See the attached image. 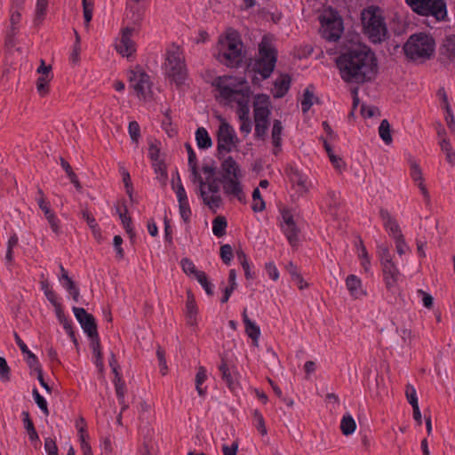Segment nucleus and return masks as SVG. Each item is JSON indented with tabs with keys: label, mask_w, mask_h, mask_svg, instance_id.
Returning <instances> with one entry per match:
<instances>
[{
	"label": "nucleus",
	"mask_w": 455,
	"mask_h": 455,
	"mask_svg": "<svg viewBox=\"0 0 455 455\" xmlns=\"http://www.w3.org/2000/svg\"><path fill=\"white\" fill-rule=\"evenodd\" d=\"M132 87L139 97L146 99L151 92V82L149 76L145 72L133 73L130 78Z\"/></svg>",
	"instance_id": "ddd939ff"
},
{
	"label": "nucleus",
	"mask_w": 455,
	"mask_h": 455,
	"mask_svg": "<svg viewBox=\"0 0 455 455\" xmlns=\"http://www.w3.org/2000/svg\"><path fill=\"white\" fill-rule=\"evenodd\" d=\"M220 49L217 59L229 68H238L243 62V42L237 33L227 35L224 40H220Z\"/></svg>",
	"instance_id": "423d86ee"
},
{
	"label": "nucleus",
	"mask_w": 455,
	"mask_h": 455,
	"mask_svg": "<svg viewBox=\"0 0 455 455\" xmlns=\"http://www.w3.org/2000/svg\"><path fill=\"white\" fill-rule=\"evenodd\" d=\"M314 93L310 91L309 87L306 88L303 93V100H301V109L303 113L307 112L313 105Z\"/></svg>",
	"instance_id": "5fc2aeb1"
},
{
	"label": "nucleus",
	"mask_w": 455,
	"mask_h": 455,
	"mask_svg": "<svg viewBox=\"0 0 455 455\" xmlns=\"http://www.w3.org/2000/svg\"><path fill=\"white\" fill-rule=\"evenodd\" d=\"M288 175L292 183L297 184L302 189L306 190V178L298 169L290 167Z\"/></svg>",
	"instance_id": "a19ab883"
},
{
	"label": "nucleus",
	"mask_w": 455,
	"mask_h": 455,
	"mask_svg": "<svg viewBox=\"0 0 455 455\" xmlns=\"http://www.w3.org/2000/svg\"><path fill=\"white\" fill-rule=\"evenodd\" d=\"M356 423L350 414H345L340 422V430L344 435H349L355 432Z\"/></svg>",
	"instance_id": "72a5a7b5"
},
{
	"label": "nucleus",
	"mask_w": 455,
	"mask_h": 455,
	"mask_svg": "<svg viewBox=\"0 0 455 455\" xmlns=\"http://www.w3.org/2000/svg\"><path fill=\"white\" fill-rule=\"evenodd\" d=\"M259 58L250 59L247 68L267 79L275 69L277 61V50L264 36L259 44Z\"/></svg>",
	"instance_id": "20e7f679"
},
{
	"label": "nucleus",
	"mask_w": 455,
	"mask_h": 455,
	"mask_svg": "<svg viewBox=\"0 0 455 455\" xmlns=\"http://www.w3.org/2000/svg\"><path fill=\"white\" fill-rule=\"evenodd\" d=\"M180 265L182 267V270L187 274L190 275L193 274L195 277L196 276V273H200L201 271L196 269L195 264L191 259L188 258H183L180 261Z\"/></svg>",
	"instance_id": "bf43d9fd"
},
{
	"label": "nucleus",
	"mask_w": 455,
	"mask_h": 455,
	"mask_svg": "<svg viewBox=\"0 0 455 455\" xmlns=\"http://www.w3.org/2000/svg\"><path fill=\"white\" fill-rule=\"evenodd\" d=\"M282 218L284 223V225H283V233L290 244L295 246L299 242V229L293 220V216L289 211L284 210L282 212Z\"/></svg>",
	"instance_id": "4468645a"
},
{
	"label": "nucleus",
	"mask_w": 455,
	"mask_h": 455,
	"mask_svg": "<svg viewBox=\"0 0 455 455\" xmlns=\"http://www.w3.org/2000/svg\"><path fill=\"white\" fill-rule=\"evenodd\" d=\"M328 212L333 217L337 218L338 210L340 205L339 194L333 190H329L327 193Z\"/></svg>",
	"instance_id": "cd10ccee"
},
{
	"label": "nucleus",
	"mask_w": 455,
	"mask_h": 455,
	"mask_svg": "<svg viewBox=\"0 0 455 455\" xmlns=\"http://www.w3.org/2000/svg\"><path fill=\"white\" fill-rule=\"evenodd\" d=\"M179 209L180 217L183 220V221L185 223H188L190 221V217L192 215L188 201L179 203Z\"/></svg>",
	"instance_id": "680f3d73"
},
{
	"label": "nucleus",
	"mask_w": 455,
	"mask_h": 455,
	"mask_svg": "<svg viewBox=\"0 0 455 455\" xmlns=\"http://www.w3.org/2000/svg\"><path fill=\"white\" fill-rule=\"evenodd\" d=\"M252 199L253 204L251 205V209L255 212H259L265 210L266 204L261 196L260 191L258 188H254L252 191Z\"/></svg>",
	"instance_id": "49530a36"
},
{
	"label": "nucleus",
	"mask_w": 455,
	"mask_h": 455,
	"mask_svg": "<svg viewBox=\"0 0 455 455\" xmlns=\"http://www.w3.org/2000/svg\"><path fill=\"white\" fill-rule=\"evenodd\" d=\"M238 143L239 140L234 128L223 119L217 132L216 157L219 160L223 159V154L230 153Z\"/></svg>",
	"instance_id": "1a4fd4ad"
},
{
	"label": "nucleus",
	"mask_w": 455,
	"mask_h": 455,
	"mask_svg": "<svg viewBox=\"0 0 455 455\" xmlns=\"http://www.w3.org/2000/svg\"><path fill=\"white\" fill-rule=\"evenodd\" d=\"M253 418L254 419L256 420V428L258 429V431L262 435H267V427L265 426V420H264V418L262 416V414L259 412V410H254L253 411Z\"/></svg>",
	"instance_id": "052dcab7"
},
{
	"label": "nucleus",
	"mask_w": 455,
	"mask_h": 455,
	"mask_svg": "<svg viewBox=\"0 0 455 455\" xmlns=\"http://www.w3.org/2000/svg\"><path fill=\"white\" fill-rule=\"evenodd\" d=\"M153 168L157 175V179L162 182L163 186H165L168 178L166 165L164 160L157 163H153Z\"/></svg>",
	"instance_id": "09e8293b"
},
{
	"label": "nucleus",
	"mask_w": 455,
	"mask_h": 455,
	"mask_svg": "<svg viewBox=\"0 0 455 455\" xmlns=\"http://www.w3.org/2000/svg\"><path fill=\"white\" fill-rule=\"evenodd\" d=\"M286 269L291 275V279L298 284L299 290H303L308 286L307 283H304V279L299 272L296 265H294L292 262H289L286 266Z\"/></svg>",
	"instance_id": "c9c22d12"
},
{
	"label": "nucleus",
	"mask_w": 455,
	"mask_h": 455,
	"mask_svg": "<svg viewBox=\"0 0 455 455\" xmlns=\"http://www.w3.org/2000/svg\"><path fill=\"white\" fill-rule=\"evenodd\" d=\"M272 104L270 97L265 93L257 94L254 97L253 115L263 113V115H271Z\"/></svg>",
	"instance_id": "4be33fe9"
},
{
	"label": "nucleus",
	"mask_w": 455,
	"mask_h": 455,
	"mask_svg": "<svg viewBox=\"0 0 455 455\" xmlns=\"http://www.w3.org/2000/svg\"><path fill=\"white\" fill-rule=\"evenodd\" d=\"M165 74L178 87L184 84L187 78V68L179 50L168 51L165 59Z\"/></svg>",
	"instance_id": "6e6552de"
},
{
	"label": "nucleus",
	"mask_w": 455,
	"mask_h": 455,
	"mask_svg": "<svg viewBox=\"0 0 455 455\" xmlns=\"http://www.w3.org/2000/svg\"><path fill=\"white\" fill-rule=\"evenodd\" d=\"M440 147H441L442 151H443L446 155L447 162L450 164L454 165L455 164V151L452 149V147H451L450 141L447 139L443 138L440 141Z\"/></svg>",
	"instance_id": "79ce46f5"
},
{
	"label": "nucleus",
	"mask_w": 455,
	"mask_h": 455,
	"mask_svg": "<svg viewBox=\"0 0 455 455\" xmlns=\"http://www.w3.org/2000/svg\"><path fill=\"white\" fill-rule=\"evenodd\" d=\"M346 286L349 291V293L355 297L358 298L359 295L362 294V282L361 280L355 275H347L346 279Z\"/></svg>",
	"instance_id": "c85d7f7f"
},
{
	"label": "nucleus",
	"mask_w": 455,
	"mask_h": 455,
	"mask_svg": "<svg viewBox=\"0 0 455 455\" xmlns=\"http://www.w3.org/2000/svg\"><path fill=\"white\" fill-rule=\"evenodd\" d=\"M206 370L204 367L200 366L196 376V388L200 396H204L206 394V388H203L201 386L206 380Z\"/></svg>",
	"instance_id": "ea45409f"
},
{
	"label": "nucleus",
	"mask_w": 455,
	"mask_h": 455,
	"mask_svg": "<svg viewBox=\"0 0 455 455\" xmlns=\"http://www.w3.org/2000/svg\"><path fill=\"white\" fill-rule=\"evenodd\" d=\"M114 384L118 403L122 405V411H125L128 408V405L124 403L125 383L122 378H117V379H114Z\"/></svg>",
	"instance_id": "473e14b6"
},
{
	"label": "nucleus",
	"mask_w": 455,
	"mask_h": 455,
	"mask_svg": "<svg viewBox=\"0 0 455 455\" xmlns=\"http://www.w3.org/2000/svg\"><path fill=\"white\" fill-rule=\"evenodd\" d=\"M291 78L288 74L281 76V79H276L274 83L275 92L274 97L280 99L285 96L291 87Z\"/></svg>",
	"instance_id": "b1692460"
},
{
	"label": "nucleus",
	"mask_w": 455,
	"mask_h": 455,
	"mask_svg": "<svg viewBox=\"0 0 455 455\" xmlns=\"http://www.w3.org/2000/svg\"><path fill=\"white\" fill-rule=\"evenodd\" d=\"M134 28L126 27L122 30L120 43L116 45V51L123 56L129 57L135 52L134 43L131 39Z\"/></svg>",
	"instance_id": "f3484780"
},
{
	"label": "nucleus",
	"mask_w": 455,
	"mask_h": 455,
	"mask_svg": "<svg viewBox=\"0 0 455 455\" xmlns=\"http://www.w3.org/2000/svg\"><path fill=\"white\" fill-rule=\"evenodd\" d=\"M324 36L329 41H337L343 31V20L337 11L330 9L319 16Z\"/></svg>",
	"instance_id": "9d476101"
},
{
	"label": "nucleus",
	"mask_w": 455,
	"mask_h": 455,
	"mask_svg": "<svg viewBox=\"0 0 455 455\" xmlns=\"http://www.w3.org/2000/svg\"><path fill=\"white\" fill-rule=\"evenodd\" d=\"M63 286L68 291V292L72 296L74 301L78 302L80 291L76 283L71 279H68L63 283Z\"/></svg>",
	"instance_id": "4d7b16f0"
},
{
	"label": "nucleus",
	"mask_w": 455,
	"mask_h": 455,
	"mask_svg": "<svg viewBox=\"0 0 455 455\" xmlns=\"http://www.w3.org/2000/svg\"><path fill=\"white\" fill-rule=\"evenodd\" d=\"M219 370L221 372V378L223 381L227 384L229 390L235 392L238 387V382L232 375L224 358L221 359V364L219 366Z\"/></svg>",
	"instance_id": "a878e982"
},
{
	"label": "nucleus",
	"mask_w": 455,
	"mask_h": 455,
	"mask_svg": "<svg viewBox=\"0 0 455 455\" xmlns=\"http://www.w3.org/2000/svg\"><path fill=\"white\" fill-rule=\"evenodd\" d=\"M187 302H186V315L188 317V323L190 325L196 323L197 307L196 304L195 297L190 290L187 291Z\"/></svg>",
	"instance_id": "393cba45"
},
{
	"label": "nucleus",
	"mask_w": 455,
	"mask_h": 455,
	"mask_svg": "<svg viewBox=\"0 0 455 455\" xmlns=\"http://www.w3.org/2000/svg\"><path fill=\"white\" fill-rule=\"evenodd\" d=\"M32 395L37 406L40 408V410L45 416H48L50 412L48 410L46 400L39 394L36 388L33 389Z\"/></svg>",
	"instance_id": "6e6d98bb"
},
{
	"label": "nucleus",
	"mask_w": 455,
	"mask_h": 455,
	"mask_svg": "<svg viewBox=\"0 0 455 455\" xmlns=\"http://www.w3.org/2000/svg\"><path fill=\"white\" fill-rule=\"evenodd\" d=\"M379 216L383 220V225L386 230L387 231L388 235L392 236L394 239L398 238L400 236H403L401 228L396 221L395 219H394L389 212L386 209H380L379 211Z\"/></svg>",
	"instance_id": "aec40b11"
},
{
	"label": "nucleus",
	"mask_w": 455,
	"mask_h": 455,
	"mask_svg": "<svg viewBox=\"0 0 455 455\" xmlns=\"http://www.w3.org/2000/svg\"><path fill=\"white\" fill-rule=\"evenodd\" d=\"M74 315L88 337L99 334L94 316L83 307H73Z\"/></svg>",
	"instance_id": "9b49d317"
},
{
	"label": "nucleus",
	"mask_w": 455,
	"mask_h": 455,
	"mask_svg": "<svg viewBox=\"0 0 455 455\" xmlns=\"http://www.w3.org/2000/svg\"><path fill=\"white\" fill-rule=\"evenodd\" d=\"M200 196L204 203L211 209L219 208L221 204V197L219 195H212L208 196L204 189H201Z\"/></svg>",
	"instance_id": "a18cd8bd"
},
{
	"label": "nucleus",
	"mask_w": 455,
	"mask_h": 455,
	"mask_svg": "<svg viewBox=\"0 0 455 455\" xmlns=\"http://www.w3.org/2000/svg\"><path fill=\"white\" fill-rule=\"evenodd\" d=\"M341 79L347 84H363L373 81L379 70L375 52L365 44L348 48L336 59Z\"/></svg>",
	"instance_id": "f257e3e1"
},
{
	"label": "nucleus",
	"mask_w": 455,
	"mask_h": 455,
	"mask_svg": "<svg viewBox=\"0 0 455 455\" xmlns=\"http://www.w3.org/2000/svg\"><path fill=\"white\" fill-rule=\"evenodd\" d=\"M405 395L409 403L412 407L419 405L416 389L411 384L406 386Z\"/></svg>",
	"instance_id": "69168bd1"
},
{
	"label": "nucleus",
	"mask_w": 455,
	"mask_h": 455,
	"mask_svg": "<svg viewBox=\"0 0 455 455\" xmlns=\"http://www.w3.org/2000/svg\"><path fill=\"white\" fill-rule=\"evenodd\" d=\"M240 178L241 176H235L228 180H220L219 182L223 186L224 194L227 196H233L241 203H245V195L243 191Z\"/></svg>",
	"instance_id": "2eb2a0df"
},
{
	"label": "nucleus",
	"mask_w": 455,
	"mask_h": 455,
	"mask_svg": "<svg viewBox=\"0 0 455 455\" xmlns=\"http://www.w3.org/2000/svg\"><path fill=\"white\" fill-rule=\"evenodd\" d=\"M411 10L421 16H433L444 20L447 16L445 0H405Z\"/></svg>",
	"instance_id": "0eeeda50"
},
{
	"label": "nucleus",
	"mask_w": 455,
	"mask_h": 455,
	"mask_svg": "<svg viewBox=\"0 0 455 455\" xmlns=\"http://www.w3.org/2000/svg\"><path fill=\"white\" fill-rule=\"evenodd\" d=\"M82 4H83L84 24L86 27H89V24L92 19L94 4H93L92 0H82Z\"/></svg>",
	"instance_id": "8fccbe9b"
},
{
	"label": "nucleus",
	"mask_w": 455,
	"mask_h": 455,
	"mask_svg": "<svg viewBox=\"0 0 455 455\" xmlns=\"http://www.w3.org/2000/svg\"><path fill=\"white\" fill-rule=\"evenodd\" d=\"M228 227L227 219L224 216H217L212 221V232L217 237H222L226 235Z\"/></svg>",
	"instance_id": "f704fd0d"
},
{
	"label": "nucleus",
	"mask_w": 455,
	"mask_h": 455,
	"mask_svg": "<svg viewBox=\"0 0 455 455\" xmlns=\"http://www.w3.org/2000/svg\"><path fill=\"white\" fill-rule=\"evenodd\" d=\"M128 131L130 137L133 142H138L140 137V128L136 121H132L129 123Z\"/></svg>",
	"instance_id": "0e129e2a"
},
{
	"label": "nucleus",
	"mask_w": 455,
	"mask_h": 455,
	"mask_svg": "<svg viewBox=\"0 0 455 455\" xmlns=\"http://www.w3.org/2000/svg\"><path fill=\"white\" fill-rule=\"evenodd\" d=\"M220 254L223 263L229 265L234 257L232 246L228 243L221 245Z\"/></svg>",
	"instance_id": "13d9d810"
},
{
	"label": "nucleus",
	"mask_w": 455,
	"mask_h": 455,
	"mask_svg": "<svg viewBox=\"0 0 455 455\" xmlns=\"http://www.w3.org/2000/svg\"><path fill=\"white\" fill-rule=\"evenodd\" d=\"M363 32L372 44H380L388 38V30L382 10L370 5L361 12Z\"/></svg>",
	"instance_id": "7ed1b4c3"
},
{
	"label": "nucleus",
	"mask_w": 455,
	"mask_h": 455,
	"mask_svg": "<svg viewBox=\"0 0 455 455\" xmlns=\"http://www.w3.org/2000/svg\"><path fill=\"white\" fill-rule=\"evenodd\" d=\"M254 116V137L259 140H265L267 134V130L270 125V115H263V113H258L253 115Z\"/></svg>",
	"instance_id": "6ab92c4d"
},
{
	"label": "nucleus",
	"mask_w": 455,
	"mask_h": 455,
	"mask_svg": "<svg viewBox=\"0 0 455 455\" xmlns=\"http://www.w3.org/2000/svg\"><path fill=\"white\" fill-rule=\"evenodd\" d=\"M196 140L201 149H207L212 146V140L204 127H199L196 131Z\"/></svg>",
	"instance_id": "bb28decb"
},
{
	"label": "nucleus",
	"mask_w": 455,
	"mask_h": 455,
	"mask_svg": "<svg viewBox=\"0 0 455 455\" xmlns=\"http://www.w3.org/2000/svg\"><path fill=\"white\" fill-rule=\"evenodd\" d=\"M145 9L139 4H127L125 20L128 21L131 28H140L143 20Z\"/></svg>",
	"instance_id": "a211bd4d"
},
{
	"label": "nucleus",
	"mask_w": 455,
	"mask_h": 455,
	"mask_svg": "<svg viewBox=\"0 0 455 455\" xmlns=\"http://www.w3.org/2000/svg\"><path fill=\"white\" fill-rule=\"evenodd\" d=\"M379 134L381 140L386 144H390L392 142V135H391V127L390 124L387 119H383L379 126Z\"/></svg>",
	"instance_id": "58836bf2"
},
{
	"label": "nucleus",
	"mask_w": 455,
	"mask_h": 455,
	"mask_svg": "<svg viewBox=\"0 0 455 455\" xmlns=\"http://www.w3.org/2000/svg\"><path fill=\"white\" fill-rule=\"evenodd\" d=\"M358 250L361 251L359 254V259H361V265L363 267L365 272H368L371 267V260L369 253L366 250V247L363 244L362 239L359 240Z\"/></svg>",
	"instance_id": "c03bdc74"
},
{
	"label": "nucleus",
	"mask_w": 455,
	"mask_h": 455,
	"mask_svg": "<svg viewBox=\"0 0 455 455\" xmlns=\"http://www.w3.org/2000/svg\"><path fill=\"white\" fill-rule=\"evenodd\" d=\"M283 127L282 124V122L278 119L274 120L273 122V127L271 132V139L273 146L275 148H280L282 147V132H283Z\"/></svg>",
	"instance_id": "7c9ffc66"
},
{
	"label": "nucleus",
	"mask_w": 455,
	"mask_h": 455,
	"mask_svg": "<svg viewBox=\"0 0 455 455\" xmlns=\"http://www.w3.org/2000/svg\"><path fill=\"white\" fill-rule=\"evenodd\" d=\"M22 416H23L24 427L28 434L30 441H32V442L39 441L38 434L35 428L32 419H30L28 411H23Z\"/></svg>",
	"instance_id": "e433bc0d"
},
{
	"label": "nucleus",
	"mask_w": 455,
	"mask_h": 455,
	"mask_svg": "<svg viewBox=\"0 0 455 455\" xmlns=\"http://www.w3.org/2000/svg\"><path fill=\"white\" fill-rule=\"evenodd\" d=\"M44 449L48 455H58V447L53 439L51 437L45 438Z\"/></svg>",
	"instance_id": "774afa93"
},
{
	"label": "nucleus",
	"mask_w": 455,
	"mask_h": 455,
	"mask_svg": "<svg viewBox=\"0 0 455 455\" xmlns=\"http://www.w3.org/2000/svg\"><path fill=\"white\" fill-rule=\"evenodd\" d=\"M18 236L16 234H13L10 236L7 243V251L5 255V260L8 264H12L13 261V248L18 244Z\"/></svg>",
	"instance_id": "864d4df0"
},
{
	"label": "nucleus",
	"mask_w": 455,
	"mask_h": 455,
	"mask_svg": "<svg viewBox=\"0 0 455 455\" xmlns=\"http://www.w3.org/2000/svg\"><path fill=\"white\" fill-rule=\"evenodd\" d=\"M116 212L119 214V218L122 221V224L126 231V233L129 235L130 238L132 240L135 237V232L132 227V218L128 216V209L124 205V212H120L119 207H116Z\"/></svg>",
	"instance_id": "2f4dec72"
},
{
	"label": "nucleus",
	"mask_w": 455,
	"mask_h": 455,
	"mask_svg": "<svg viewBox=\"0 0 455 455\" xmlns=\"http://www.w3.org/2000/svg\"><path fill=\"white\" fill-rule=\"evenodd\" d=\"M220 161V177L218 180L242 176L240 166L232 156L225 157V154H223V159Z\"/></svg>",
	"instance_id": "dca6fc26"
},
{
	"label": "nucleus",
	"mask_w": 455,
	"mask_h": 455,
	"mask_svg": "<svg viewBox=\"0 0 455 455\" xmlns=\"http://www.w3.org/2000/svg\"><path fill=\"white\" fill-rule=\"evenodd\" d=\"M176 176H177V180H178L177 187L175 188L174 180H173L172 181V188L176 190V195H177V197H178V202L181 203V202L188 201V196H187V193H186L185 188H184V187H183V185L181 183V180H180V174H179L178 171L176 172Z\"/></svg>",
	"instance_id": "603ef678"
},
{
	"label": "nucleus",
	"mask_w": 455,
	"mask_h": 455,
	"mask_svg": "<svg viewBox=\"0 0 455 455\" xmlns=\"http://www.w3.org/2000/svg\"><path fill=\"white\" fill-rule=\"evenodd\" d=\"M242 316L246 334L251 339L252 344L258 347L260 336V328L249 318L246 308L243 309Z\"/></svg>",
	"instance_id": "5701e85b"
},
{
	"label": "nucleus",
	"mask_w": 455,
	"mask_h": 455,
	"mask_svg": "<svg viewBox=\"0 0 455 455\" xmlns=\"http://www.w3.org/2000/svg\"><path fill=\"white\" fill-rule=\"evenodd\" d=\"M52 79V75H41L36 80V90L38 93L44 97L49 93V83Z\"/></svg>",
	"instance_id": "4c0bfd02"
},
{
	"label": "nucleus",
	"mask_w": 455,
	"mask_h": 455,
	"mask_svg": "<svg viewBox=\"0 0 455 455\" xmlns=\"http://www.w3.org/2000/svg\"><path fill=\"white\" fill-rule=\"evenodd\" d=\"M196 278L198 281V283L203 286L206 294L209 296H212L213 295L212 284L208 280L206 274L204 271H201L200 273H196Z\"/></svg>",
	"instance_id": "3c124183"
},
{
	"label": "nucleus",
	"mask_w": 455,
	"mask_h": 455,
	"mask_svg": "<svg viewBox=\"0 0 455 455\" xmlns=\"http://www.w3.org/2000/svg\"><path fill=\"white\" fill-rule=\"evenodd\" d=\"M411 176L415 182L423 180L422 172L419 165L413 160L411 161Z\"/></svg>",
	"instance_id": "338daca9"
},
{
	"label": "nucleus",
	"mask_w": 455,
	"mask_h": 455,
	"mask_svg": "<svg viewBox=\"0 0 455 455\" xmlns=\"http://www.w3.org/2000/svg\"><path fill=\"white\" fill-rule=\"evenodd\" d=\"M233 80L231 76H217L212 85L215 87L220 96L229 102H236L238 105V116L240 120L250 119L249 101L251 94V87L247 84L245 78H240L238 82L227 84Z\"/></svg>",
	"instance_id": "f03ea898"
},
{
	"label": "nucleus",
	"mask_w": 455,
	"mask_h": 455,
	"mask_svg": "<svg viewBox=\"0 0 455 455\" xmlns=\"http://www.w3.org/2000/svg\"><path fill=\"white\" fill-rule=\"evenodd\" d=\"M91 339V348L92 350V354L94 357H100L102 355L101 348H100V340L99 334H95L92 337H89Z\"/></svg>",
	"instance_id": "e2e57ef3"
},
{
	"label": "nucleus",
	"mask_w": 455,
	"mask_h": 455,
	"mask_svg": "<svg viewBox=\"0 0 455 455\" xmlns=\"http://www.w3.org/2000/svg\"><path fill=\"white\" fill-rule=\"evenodd\" d=\"M48 6V0H37L35 12L34 22L36 24H39L46 14V10Z\"/></svg>",
	"instance_id": "37998d69"
},
{
	"label": "nucleus",
	"mask_w": 455,
	"mask_h": 455,
	"mask_svg": "<svg viewBox=\"0 0 455 455\" xmlns=\"http://www.w3.org/2000/svg\"><path fill=\"white\" fill-rule=\"evenodd\" d=\"M440 51L441 55H445L450 60H455V36H447Z\"/></svg>",
	"instance_id": "c756f323"
},
{
	"label": "nucleus",
	"mask_w": 455,
	"mask_h": 455,
	"mask_svg": "<svg viewBox=\"0 0 455 455\" xmlns=\"http://www.w3.org/2000/svg\"><path fill=\"white\" fill-rule=\"evenodd\" d=\"M37 204L39 208L44 212L45 218L48 220L49 225L51 226L52 230L55 234H59L60 232V226H59V220L54 214L53 212H52L50 207V202L47 199L43 198H36Z\"/></svg>",
	"instance_id": "412c9836"
},
{
	"label": "nucleus",
	"mask_w": 455,
	"mask_h": 455,
	"mask_svg": "<svg viewBox=\"0 0 455 455\" xmlns=\"http://www.w3.org/2000/svg\"><path fill=\"white\" fill-rule=\"evenodd\" d=\"M377 253L380 261V265L393 261L387 244L382 243L377 246Z\"/></svg>",
	"instance_id": "de8ad7c7"
},
{
	"label": "nucleus",
	"mask_w": 455,
	"mask_h": 455,
	"mask_svg": "<svg viewBox=\"0 0 455 455\" xmlns=\"http://www.w3.org/2000/svg\"><path fill=\"white\" fill-rule=\"evenodd\" d=\"M383 279L387 290L393 294L397 291V283L401 273L394 261L381 265Z\"/></svg>",
	"instance_id": "f8f14e48"
},
{
	"label": "nucleus",
	"mask_w": 455,
	"mask_h": 455,
	"mask_svg": "<svg viewBox=\"0 0 455 455\" xmlns=\"http://www.w3.org/2000/svg\"><path fill=\"white\" fill-rule=\"evenodd\" d=\"M435 39L426 33L411 35L403 44V50L406 57L411 60H428L435 52Z\"/></svg>",
	"instance_id": "39448f33"
}]
</instances>
